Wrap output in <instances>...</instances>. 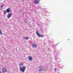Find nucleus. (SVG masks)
Returning a JSON list of instances; mask_svg holds the SVG:
<instances>
[{"mask_svg": "<svg viewBox=\"0 0 73 73\" xmlns=\"http://www.w3.org/2000/svg\"><path fill=\"white\" fill-rule=\"evenodd\" d=\"M28 58L29 60L30 61H32V58L31 56H29L28 57Z\"/></svg>", "mask_w": 73, "mask_h": 73, "instance_id": "6e6552de", "label": "nucleus"}, {"mask_svg": "<svg viewBox=\"0 0 73 73\" xmlns=\"http://www.w3.org/2000/svg\"><path fill=\"white\" fill-rule=\"evenodd\" d=\"M0 35H2V32H1V31L0 30Z\"/></svg>", "mask_w": 73, "mask_h": 73, "instance_id": "4468645a", "label": "nucleus"}, {"mask_svg": "<svg viewBox=\"0 0 73 73\" xmlns=\"http://www.w3.org/2000/svg\"><path fill=\"white\" fill-rule=\"evenodd\" d=\"M12 13H9L7 15V17L8 18V19H9L10 17L12 16Z\"/></svg>", "mask_w": 73, "mask_h": 73, "instance_id": "7ed1b4c3", "label": "nucleus"}, {"mask_svg": "<svg viewBox=\"0 0 73 73\" xmlns=\"http://www.w3.org/2000/svg\"><path fill=\"white\" fill-rule=\"evenodd\" d=\"M26 69V66H23V67H21L19 68V70L21 72H22L23 73L24 72V71L25 70V69Z\"/></svg>", "mask_w": 73, "mask_h": 73, "instance_id": "f257e3e1", "label": "nucleus"}, {"mask_svg": "<svg viewBox=\"0 0 73 73\" xmlns=\"http://www.w3.org/2000/svg\"><path fill=\"white\" fill-rule=\"evenodd\" d=\"M30 41H31L30 40H29V42H30Z\"/></svg>", "mask_w": 73, "mask_h": 73, "instance_id": "a211bd4d", "label": "nucleus"}, {"mask_svg": "<svg viewBox=\"0 0 73 73\" xmlns=\"http://www.w3.org/2000/svg\"><path fill=\"white\" fill-rule=\"evenodd\" d=\"M21 1H24V0H21Z\"/></svg>", "mask_w": 73, "mask_h": 73, "instance_id": "f3484780", "label": "nucleus"}, {"mask_svg": "<svg viewBox=\"0 0 73 73\" xmlns=\"http://www.w3.org/2000/svg\"><path fill=\"white\" fill-rule=\"evenodd\" d=\"M3 13L5 15L6 14V13H7V10H5L3 11Z\"/></svg>", "mask_w": 73, "mask_h": 73, "instance_id": "9b49d317", "label": "nucleus"}, {"mask_svg": "<svg viewBox=\"0 0 73 73\" xmlns=\"http://www.w3.org/2000/svg\"><path fill=\"white\" fill-rule=\"evenodd\" d=\"M2 71L3 72H7V70L5 68H3L2 69Z\"/></svg>", "mask_w": 73, "mask_h": 73, "instance_id": "1a4fd4ad", "label": "nucleus"}, {"mask_svg": "<svg viewBox=\"0 0 73 73\" xmlns=\"http://www.w3.org/2000/svg\"><path fill=\"white\" fill-rule=\"evenodd\" d=\"M36 33L38 37H44V35H40V34H39L38 33V31H36Z\"/></svg>", "mask_w": 73, "mask_h": 73, "instance_id": "f03ea898", "label": "nucleus"}, {"mask_svg": "<svg viewBox=\"0 0 73 73\" xmlns=\"http://www.w3.org/2000/svg\"><path fill=\"white\" fill-rule=\"evenodd\" d=\"M10 12H11V9L10 8H8L7 9L6 12L7 13H9Z\"/></svg>", "mask_w": 73, "mask_h": 73, "instance_id": "39448f33", "label": "nucleus"}, {"mask_svg": "<svg viewBox=\"0 0 73 73\" xmlns=\"http://www.w3.org/2000/svg\"><path fill=\"white\" fill-rule=\"evenodd\" d=\"M43 69V68H42V67H39V70L40 72H41V71H42V70Z\"/></svg>", "mask_w": 73, "mask_h": 73, "instance_id": "0eeeda50", "label": "nucleus"}, {"mask_svg": "<svg viewBox=\"0 0 73 73\" xmlns=\"http://www.w3.org/2000/svg\"><path fill=\"white\" fill-rule=\"evenodd\" d=\"M24 65V63H21L19 65V68H21V66Z\"/></svg>", "mask_w": 73, "mask_h": 73, "instance_id": "9d476101", "label": "nucleus"}, {"mask_svg": "<svg viewBox=\"0 0 73 73\" xmlns=\"http://www.w3.org/2000/svg\"><path fill=\"white\" fill-rule=\"evenodd\" d=\"M55 70H56V68H54Z\"/></svg>", "mask_w": 73, "mask_h": 73, "instance_id": "dca6fc26", "label": "nucleus"}, {"mask_svg": "<svg viewBox=\"0 0 73 73\" xmlns=\"http://www.w3.org/2000/svg\"><path fill=\"white\" fill-rule=\"evenodd\" d=\"M0 73H2V72H0Z\"/></svg>", "mask_w": 73, "mask_h": 73, "instance_id": "6ab92c4d", "label": "nucleus"}, {"mask_svg": "<svg viewBox=\"0 0 73 73\" xmlns=\"http://www.w3.org/2000/svg\"><path fill=\"white\" fill-rule=\"evenodd\" d=\"M25 22L26 23V24H27V21H25Z\"/></svg>", "mask_w": 73, "mask_h": 73, "instance_id": "2eb2a0df", "label": "nucleus"}, {"mask_svg": "<svg viewBox=\"0 0 73 73\" xmlns=\"http://www.w3.org/2000/svg\"><path fill=\"white\" fill-rule=\"evenodd\" d=\"M25 38L26 40H28V39H29V37L28 36L25 37Z\"/></svg>", "mask_w": 73, "mask_h": 73, "instance_id": "f8f14e48", "label": "nucleus"}, {"mask_svg": "<svg viewBox=\"0 0 73 73\" xmlns=\"http://www.w3.org/2000/svg\"><path fill=\"white\" fill-rule=\"evenodd\" d=\"M4 5L3 4H2V5L1 7V8H3V7H4Z\"/></svg>", "mask_w": 73, "mask_h": 73, "instance_id": "ddd939ff", "label": "nucleus"}, {"mask_svg": "<svg viewBox=\"0 0 73 73\" xmlns=\"http://www.w3.org/2000/svg\"><path fill=\"white\" fill-rule=\"evenodd\" d=\"M32 46L33 48H36V47H37V45L35 44H32Z\"/></svg>", "mask_w": 73, "mask_h": 73, "instance_id": "423d86ee", "label": "nucleus"}, {"mask_svg": "<svg viewBox=\"0 0 73 73\" xmlns=\"http://www.w3.org/2000/svg\"><path fill=\"white\" fill-rule=\"evenodd\" d=\"M22 14H23V13Z\"/></svg>", "mask_w": 73, "mask_h": 73, "instance_id": "aec40b11", "label": "nucleus"}, {"mask_svg": "<svg viewBox=\"0 0 73 73\" xmlns=\"http://www.w3.org/2000/svg\"><path fill=\"white\" fill-rule=\"evenodd\" d=\"M40 2V1L39 0H35L34 2V4H38Z\"/></svg>", "mask_w": 73, "mask_h": 73, "instance_id": "20e7f679", "label": "nucleus"}]
</instances>
